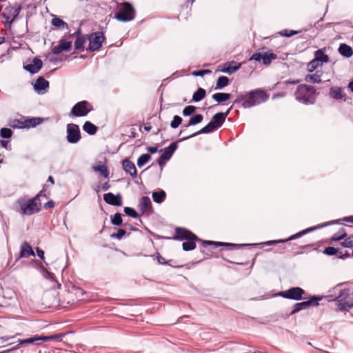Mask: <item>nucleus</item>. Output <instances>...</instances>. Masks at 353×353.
<instances>
[{"label":"nucleus","mask_w":353,"mask_h":353,"mask_svg":"<svg viewBox=\"0 0 353 353\" xmlns=\"http://www.w3.org/2000/svg\"><path fill=\"white\" fill-rule=\"evenodd\" d=\"M178 241H185L182 243V248L184 251H191L196 248V241H200L202 242V245L205 247L206 245H214L216 247L225 246L231 248H237L240 246L238 244H234L230 243H223L211 241H202L199 237L192 233L191 231L184 228L178 227Z\"/></svg>","instance_id":"1"},{"label":"nucleus","mask_w":353,"mask_h":353,"mask_svg":"<svg viewBox=\"0 0 353 353\" xmlns=\"http://www.w3.org/2000/svg\"><path fill=\"white\" fill-rule=\"evenodd\" d=\"M268 95L260 89L254 90L245 94H239L234 100L235 104H240L243 108H250L266 101Z\"/></svg>","instance_id":"2"},{"label":"nucleus","mask_w":353,"mask_h":353,"mask_svg":"<svg viewBox=\"0 0 353 353\" xmlns=\"http://www.w3.org/2000/svg\"><path fill=\"white\" fill-rule=\"evenodd\" d=\"M42 195L43 190L31 199H26L25 198L18 199L17 202L19 209L17 212L22 215L28 216L39 212L41 210V204L38 203L37 201Z\"/></svg>","instance_id":"3"},{"label":"nucleus","mask_w":353,"mask_h":353,"mask_svg":"<svg viewBox=\"0 0 353 353\" xmlns=\"http://www.w3.org/2000/svg\"><path fill=\"white\" fill-rule=\"evenodd\" d=\"M294 96L296 99L303 104H314L316 100V91L312 85L301 84L297 86Z\"/></svg>","instance_id":"4"},{"label":"nucleus","mask_w":353,"mask_h":353,"mask_svg":"<svg viewBox=\"0 0 353 353\" xmlns=\"http://www.w3.org/2000/svg\"><path fill=\"white\" fill-rule=\"evenodd\" d=\"M136 16V12L132 5L128 2H123L119 6L114 18L119 21L128 22L132 21Z\"/></svg>","instance_id":"5"},{"label":"nucleus","mask_w":353,"mask_h":353,"mask_svg":"<svg viewBox=\"0 0 353 353\" xmlns=\"http://www.w3.org/2000/svg\"><path fill=\"white\" fill-rule=\"evenodd\" d=\"M22 10L21 3H15L13 6L9 5L4 8L3 12L1 13V16L5 19V21L2 23L9 27H11L12 23L17 19L19 15Z\"/></svg>","instance_id":"6"},{"label":"nucleus","mask_w":353,"mask_h":353,"mask_svg":"<svg viewBox=\"0 0 353 353\" xmlns=\"http://www.w3.org/2000/svg\"><path fill=\"white\" fill-rule=\"evenodd\" d=\"M333 300L339 303L338 309L340 311L348 310L353 307V292L350 293L348 289L340 290L339 294Z\"/></svg>","instance_id":"7"},{"label":"nucleus","mask_w":353,"mask_h":353,"mask_svg":"<svg viewBox=\"0 0 353 353\" xmlns=\"http://www.w3.org/2000/svg\"><path fill=\"white\" fill-rule=\"evenodd\" d=\"M338 221H332V223H325L323 225H317V226H315V227H311V228H308L305 230H303L291 236H290L289 238H288L287 239H285V240H274V241H266L265 243H264L265 245H273V244H276V243H285L288 241H290V240H294L295 239H297V238H299L301 236H302L303 234H305L310 232H312V231H314V230H316V229H319V228H321L324 226H326V225H330L332 223H337Z\"/></svg>","instance_id":"8"},{"label":"nucleus","mask_w":353,"mask_h":353,"mask_svg":"<svg viewBox=\"0 0 353 353\" xmlns=\"http://www.w3.org/2000/svg\"><path fill=\"white\" fill-rule=\"evenodd\" d=\"M93 110L91 103L87 101H81L77 103L71 110V114L75 117H81L86 116Z\"/></svg>","instance_id":"9"},{"label":"nucleus","mask_w":353,"mask_h":353,"mask_svg":"<svg viewBox=\"0 0 353 353\" xmlns=\"http://www.w3.org/2000/svg\"><path fill=\"white\" fill-rule=\"evenodd\" d=\"M305 294V290L301 288L293 287L288 290L280 292L278 295L287 299L300 301L303 299Z\"/></svg>","instance_id":"10"},{"label":"nucleus","mask_w":353,"mask_h":353,"mask_svg":"<svg viewBox=\"0 0 353 353\" xmlns=\"http://www.w3.org/2000/svg\"><path fill=\"white\" fill-rule=\"evenodd\" d=\"M66 140L68 143L74 144L81 139L79 127L77 124L69 123L66 128Z\"/></svg>","instance_id":"11"},{"label":"nucleus","mask_w":353,"mask_h":353,"mask_svg":"<svg viewBox=\"0 0 353 353\" xmlns=\"http://www.w3.org/2000/svg\"><path fill=\"white\" fill-rule=\"evenodd\" d=\"M89 46L88 50L94 52L98 50L105 40V37L101 32H95L88 36Z\"/></svg>","instance_id":"12"},{"label":"nucleus","mask_w":353,"mask_h":353,"mask_svg":"<svg viewBox=\"0 0 353 353\" xmlns=\"http://www.w3.org/2000/svg\"><path fill=\"white\" fill-rule=\"evenodd\" d=\"M176 149V141L172 142L169 147L165 148V150H161L160 152H161V156L157 160V163L159 165L161 168L164 166L165 163L172 157L173 153Z\"/></svg>","instance_id":"13"},{"label":"nucleus","mask_w":353,"mask_h":353,"mask_svg":"<svg viewBox=\"0 0 353 353\" xmlns=\"http://www.w3.org/2000/svg\"><path fill=\"white\" fill-rule=\"evenodd\" d=\"M321 300V297L319 296H311L310 300L307 301L296 303L294 305V307L292 311L290 312V314H294L299 312L301 310H305L309 307L310 305H318L319 301Z\"/></svg>","instance_id":"14"},{"label":"nucleus","mask_w":353,"mask_h":353,"mask_svg":"<svg viewBox=\"0 0 353 353\" xmlns=\"http://www.w3.org/2000/svg\"><path fill=\"white\" fill-rule=\"evenodd\" d=\"M138 207L141 212V214L146 216H150L154 212L151 200L148 196H142L141 198Z\"/></svg>","instance_id":"15"},{"label":"nucleus","mask_w":353,"mask_h":353,"mask_svg":"<svg viewBox=\"0 0 353 353\" xmlns=\"http://www.w3.org/2000/svg\"><path fill=\"white\" fill-rule=\"evenodd\" d=\"M103 200L106 203L111 205H122V196L119 193L117 194H114L112 192L106 193L103 195Z\"/></svg>","instance_id":"16"},{"label":"nucleus","mask_w":353,"mask_h":353,"mask_svg":"<svg viewBox=\"0 0 353 353\" xmlns=\"http://www.w3.org/2000/svg\"><path fill=\"white\" fill-rule=\"evenodd\" d=\"M72 50V41H65L63 39H61L58 45L52 48V52L54 54H58L63 51L70 52Z\"/></svg>","instance_id":"17"},{"label":"nucleus","mask_w":353,"mask_h":353,"mask_svg":"<svg viewBox=\"0 0 353 353\" xmlns=\"http://www.w3.org/2000/svg\"><path fill=\"white\" fill-rule=\"evenodd\" d=\"M42 61L38 57H34L32 60V62L30 64L24 65L23 68L30 74H33L37 73L42 68Z\"/></svg>","instance_id":"18"},{"label":"nucleus","mask_w":353,"mask_h":353,"mask_svg":"<svg viewBox=\"0 0 353 353\" xmlns=\"http://www.w3.org/2000/svg\"><path fill=\"white\" fill-rule=\"evenodd\" d=\"M241 67V63H237L234 61H228L224 63L223 67L221 69V72L229 74H233Z\"/></svg>","instance_id":"19"},{"label":"nucleus","mask_w":353,"mask_h":353,"mask_svg":"<svg viewBox=\"0 0 353 353\" xmlns=\"http://www.w3.org/2000/svg\"><path fill=\"white\" fill-rule=\"evenodd\" d=\"M122 165H123V170L127 173L130 174V175L132 178H134V179L137 178V172L135 165L134 164V163L132 161H131L130 160H129L128 159H125L123 161Z\"/></svg>","instance_id":"20"},{"label":"nucleus","mask_w":353,"mask_h":353,"mask_svg":"<svg viewBox=\"0 0 353 353\" xmlns=\"http://www.w3.org/2000/svg\"><path fill=\"white\" fill-rule=\"evenodd\" d=\"M329 94L331 98L335 100H346V94L343 92L342 88L341 87L332 86L330 90Z\"/></svg>","instance_id":"21"},{"label":"nucleus","mask_w":353,"mask_h":353,"mask_svg":"<svg viewBox=\"0 0 353 353\" xmlns=\"http://www.w3.org/2000/svg\"><path fill=\"white\" fill-rule=\"evenodd\" d=\"M230 108L228 109L227 110V112H218L216 114H215L212 119H211V121L217 127V128H220L223 123H224L225 121V119L226 118V117L228 115V114L230 113Z\"/></svg>","instance_id":"22"},{"label":"nucleus","mask_w":353,"mask_h":353,"mask_svg":"<svg viewBox=\"0 0 353 353\" xmlns=\"http://www.w3.org/2000/svg\"><path fill=\"white\" fill-rule=\"evenodd\" d=\"M49 87V82L43 77H39L35 81L34 85V90L39 93H43V91L46 90Z\"/></svg>","instance_id":"23"},{"label":"nucleus","mask_w":353,"mask_h":353,"mask_svg":"<svg viewBox=\"0 0 353 353\" xmlns=\"http://www.w3.org/2000/svg\"><path fill=\"white\" fill-rule=\"evenodd\" d=\"M216 128H218L210 121L205 127L201 128L198 132H195V133L192 134V135H190V136H188L187 137H181L180 139V141L186 139H188L189 137L196 136V135L200 134L210 133V132L214 131Z\"/></svg>","instance_id":"24"},{"label":"nucleus","mask_w":353,"mask_h":353,"mask_svg":"<svg viewBox=\"0 0 353 353\" xmlns=\"http://www.w3.org/2000/svg\"><path fill=\"white\" fill-rule=\"evenodd\" d=\"M75 34H77V37L74 41V47L78 50H83L84 49V44L87 40V37L88 35L85 36H81V30L78 29Z\"/></svg>","instance_id":"25"},{"label":"nucleus","mask_w":353,"mask_h":353,"mask_svg":"<svg viewBox=\"0 0 353 353\" xmlns=\"http://www.w3.org/2000/svg\"><path fill=\"white\" fill-rule=\"evenodd\" d=\"M43 118L40 117H32L23 120L25 129H29L30 128H34L38 125L41 124L43 121Z\"/></svg>","instance_id":"26"},{"label":"nucleus","mask_w":353,"mask_h":353,"mask_svg":"<svg viewBox=\"0 0 353 353\" xmlns=\"http://www.w3.org/2000/svg\"><path fill=\"white\" fill-rule=\"evenodd\" d=\"M30 256H34V252L31 246L27 242H24L21 245L20 257L27 258Z\"/></svg>","instance_id":"27"},{"label":"nucleus","mask_w":353,"mask_h":353,"mask_svg":"<svg viewBox=\"0 0 353 353\" xmlns=\"http://www.w3.org/2000/svg\"><path fill=\"white\" fill-rule=\"evenodd\" d=\"M338 50L341 55L346 58H350L353 55L352 48L345 43L340 44Z\"/></svg>","instance_id":"28"},{"label":"nucleus","mask_w":353,"mask_h":353,"mask_svg":"<svg viewBox=\"0 0 353 353\" xmlns=\"http://www.w3.org/2000/svg\"><path fill=\"white\" fill-rule=\"evenodd\" d=\"M305 80L307 82L312 83H319L322 81L321 80V72L317 70L314 74H307L305 76Z\"/></svg>","instance_id":"29"},{"label":"nucleus","mask_w":353,"mask_h":353,"mask_svg":"<svg viewBox=\"0 0 353 353\" xmlns=\"http://www.w3.org/2000/svg\"><path fill=\"white\" fill-rule=\"evenodd\" d=\"M152 199L157 203H161L166 198V193L164 190L154 191L152 194Z\"/></svg>","instance_id":"30"},{"label":"nucleus","mask_w":353,"mask_h":353,"mask_svg":"<svg viewBox=\"0 0 353 353\" xmlns=\"http://www.w3.org/2000/svg\"><path fill=\"white\" fill-rule=\"evenodd\" d=\"M83 130L90 135L97 133L98 128L90 121H85L83 125Z\"/></svg>","instance_id":"31"},{"label":"nucleus","mask_w":353,"mask_h":353,"mask_svg":"<svg viewBox=\"0 0 353 353\" xmlns=\"http://www.w3.org/2000/svg\"><path fill=\"white\" fill-rule=\"evenodd\" d=\"M314 59L319 63H327L329 61V57L324 53L322 49H319L315 52Z\"/></svg>","instance_id":"32"},{"label":"nucleus","mask_w":353,"mask_h":353,"mask_svg":"<svg viewBox=\"0 0 353 353\" xmlns=\"http://www.w3.org/2000/svg\"><path fill=\"white\" fill-rule=\"evenodd\" d=\"M206 96L205 90L202 88H199L193 94L192 101L199 102L203 99Z\"/></svg>","instance_id":"33"},{"label":"nucleus","mask_w":353,"mask_h":353,"mask_svg":"<svg viewBox=\"0 0 353 353\" xmlns=\"http://www.w3.org/2000/svg\"><path fill=\"white\" fill-rule=\"evenodd\" d=\"M231 97V94L229 93H223V92H218L215 93L212 95V99L216 101L217 103H223L228 99H230Z\"/></svg>","instance_id":"34"},{"label":"nucleus","mask_w":353,"mask_h":353,"mask_svg":"<svg viewBox=\"0 0 353 353\" xmlns=\"http://www.w3.org/2000/svg\"><path fill=\"white\" fill-rule=\"evenodd\" d=\"M52 25L61 30L69 28L68 23L59 17H54L52 19Z\"/></svg>","instance_id":"35"},{"label":"nucleus","mask_w":353,"mask_h":353,"mask_svg":"<svg viewBox=\"0 0 353 353\" xmlns=\"http://www.w3.org/2000/svg\"><path fill=\"white\" fill-rule=\"evenodd\" d=\"M203 117L202 114H195L189 119L188 123L186 125H185V127H188L190 125H194L199 124L203 121Z\"/></svg>","instance_id":"36"},{"label":"nucleus","mask_w":353,"mask_h":353,"mask_svg":"<svg viewBox=\"0 0 353 353\" xmlns=\"http://www.w3.org/2000/svg\"><path fill=\"white\" fill-rule=\"evenodd\" d=\"M229 84V79L225 76H221L216 80V89H221Z\"/></svg>","instance_id":"37"},{"label":"nucleus","mask_w":353,"mask_h":353,"mask_svg":"<svg viewBox=\"0 0 353 353\" xmlns=\"http://www.w3.org/2000/svg\"><path fill=\"white\" fill-rule=\"evenodd\" d=\"M276 59V54L272 52L269 54L265 53L262 54L261 60L263 63L265 65H268L270 64L272 59Z\"/></svg>","instance_id":"38"},{"label":"nucleus","mask_w":353,"mask_h":353,"mask_svg":"<svg viewBox=\"0 0 353 353\" xmlns=\"http://www.w3.org/2000/svg\"><path fill=\"white\" fill-rule=\"evenodd\" d=\"M9 126H10L12 128H17V129H25L23 120L22 119H12L9 121L8 123Z\"/></svg>","instance_id":"39"},{"label":"nucleus","mask_w":353,"mask_h":353,"mask_svg":"<svg viewBox=\"0 0 353 353\" xmlns=\"http://www.w3.org/2000/svg\"><path fill=\"white\" fill-rule=\"evenodd\" d=\"M63 334H56L50 336H41L42 341L47 342L50 341H61Z\"/></svg>","instance_id":"40"},{"label":"nucleus","mask_w":353,"mask_h":353,"mask_svg":"<svg viewBox=\"0 0 353 353\" xmlns=\"http://www.w3.org/2000/svg\"><path fill=\"white\" fill-rule=\"evenodd\" d=\"M111 223L114 225H121L123 224V219L121 214L117 212L113 216H110Z\"/></svg>","instance_id":"41"},{"label":"nucleus","mask_w":353,"mask_h":353,"mask_svg":"<svg viewBox=\"0 0 353 353\" xmlns=\"http://www.w3.org/2000/svg\"><path fill=\"white\" fill-rule=\"evenodd\" d=\"M151 159V156L148 154H141L137 159V165L139 168L143 167Z\"/></svg>","instance_id":"42"},{"label":"nucleus","mask_w":353,"mask_h":353,"mask_svg":"<svg viewBox=\"0 0 353 353\" xmlns=\"http://www.w3.org/2000/svg\"><path fill=\"white\" fill-rule=\"evenodd\" d=\"M347 236V234L344 229H341L337 233L334 234V236L331 238V241H337L345 239Z\"/></svg>","instance_id":"43"},{"label":"nucleus","mask_w":353,"mask_h":353,"mask_svg":"<svg viewBox=\"0 0 353 353\" xmlns=\"http://www.w3.org/2000/svg\"><path fill=\"white\" fill-rule=\"evenodd\" d=\"M95 171L100 172V174L103 176L105 178H108L109 175V172L106 166L105 165H98L93 168Z\"/></svg>","instance_id":"44"},{"label":"nucleus","mask_w":353,"mask_h":353,"mask_svg":"<svg viewBox=\"0 0 353 353\" xmlns=\"http://www.w3.org/2000/svg\"><path fill=\"white\" fill-rule=\"evenodd\" d=\"M12 135V131L8 128H3L0 130V136L4 139H9Z\"/></svg>","instance_id":"45"},{"label":"nucleus","mask_w":353,"mask_h":353,"mask_svg":"<svg viewBox=\"0 0 353 353\" xmlns=\"http://www.w3.org/2000/svg\"><path fill=\"white\" fill-rule=\"evenodd\" d=\"M124 212L129 216H131L132 218H137L139 216L138 213L136 212V210L130 207H125L124 208Z\"/></svg>","instance_id":"46"},{"label":"nucleus","mask_w":353,"mask_h":353,"mask_svg":"<svg viewBox=\"0 0 353 353\" xmlns=\"http://www.w3.org/2000/svg\"><path fill=\"white\" fill-rule=\"evenodd\" d=\"M319 65H320V63L317 61H316L315 59H314L308 63L307 70L309 72H312L314 70H315Z\"/></svg>","instance_id":"47"},{"label":"nucleus","mask_w":353,"mask_h":353,"mask_svg":"<svg viewBox=\"0 0 353 353\" xmlns=\"http://www.w3.org/2000/svg\"><path fill=\"white\" fill-rule=\"evenodd\" d=\"M341 245L345 248H353V235H350L345 238L341 243Z\"/></svg>","instance_id":"48"},{"label":"nucleus","mask_w":353,"mask_h":353,"mask_svg":"<svg viewBox=\"0 0 353 353\" xmlns=\"http://www.w3.org/2000/svg\"><path fill=\"white\" fill-rule=\"evenodd\" d=\"M196 108L193 105H188L183 110V114L185 117L192 115L196 110Z\"/></svg>","instance_id":"49"},{"label":"nucleus","mask_w":353,"mask_h":353,"mask_svg":"<svg viewBox=\"0 0 353 353\" xmlns=\"http://www.w3.org/2000/svg\"><path fill=\"white\" fill-rule=\"evenodd\" d=\"M339 251V248H336L334 247H327L324 249L323 253L325 254L332 256L336 254Z\"/></svg>","instance_id":"50"},{"label":"nucleus","mask_w":353,"mask_h":353,"mask_svg":"<svg viewBox=\"0 0 353 353\" xmlns=\"http://www.w3.org/2000/svg\"><path fill=\"white\" fill-rule=\"evenodd\" d=\"M301 32V31H295V30H283L281 32H279V34L285 37H290L293 35H295L298 33Z\"/></svg>","instance_id":"51"},{"label":"nucleus","mask_w":353,"mask_h":353,"mask_svg":"<svg viewBox=\"0 0 353 353\" xmlns=\"http://www.w3.org/2000/svg\"><path fill=\"white\" fill-rule=\"evenodd\" d=\"M125 234L126 231L124 229L120 228L118 230L117 233L112 234L111 237L120 240L124 236Z\"/></svg>","instance_id":"52"},{"label":"nucleus","mask_w":353,"mask_h":353,"mask_svg":"<svg viewBox=\"0 0 353 353\" xmlns=\"http://www.w3.org/2000/svg\"><path fill=\"white\" fill-rule=\"evenodd\" d=\"M211 71L210 70H195L192 72V75L195 77H203L205 74H210Z\"/></svg>","instance_id":"53"},{"label":"nucleus","mask_w":353,"mask_h":353,"mask_svg":"<svg viewBox=\"0 0 353 353\" xmlns=\"http://www.w3.org/2000/svg\"><path fill=\"white\" fill-rule=\"evenodd\" d=\"M43 275L46 279H49V280L54 279V274L52 273L48 272L47 270H43Z\"/></svg>","instance_id":"54"},{"label":"nucleus","mask_w":353,"mask_h":353,"mask_svg":"<svg viewBox=\"0 0 353 353\" xmlns=\"http://www.w3.org/2000/svg\"><path fill=\"white\" fill-rule=\"evenodd\" d=\"M262 57V54L259 52H255L252 54V56L250 58V61L255 60V61H261Z\"/></svg>","instance_id":"55"},{"label":"nucleus","mask_w":353,"mask_h":353,"mask_svg":"<svg viewBox=\"0 0 353 353\" xmlns=\"http://www.w3.org/2000/svg\"><path fill=\"white\" fill-rule=\"evenodd\" d=\"M37 256L43 261H44V252L39 249V248H37Z\"/></svg>","instance_id":"56"},{"label":"nucleus","mask_w":353,"mask_h":353,"mask_svg":"<svg viewBox=\"0 0 353 353\" xmlns=\"http://www.w3.org/2000/svg\"><path fill=\"white\" fill-rule=\"evenodd\" d=\"M147 150L151 154H154L158 152V148L156 146H150L147 148Z\"/></svg>","instance_id":"57"},{"label":"nucleus","mask_w":353,"mask_h":353,"mask_svg":"<svg viewBox=\"0 0 353 353\" xmlns=\"http://www.w3.org/2000/svg\"><path fill=\"white\" fill-rule=\"evenodd\" d=\"M170 125L172 128H174V129L176 128V115H174L173 117V119L171 122Z\"/></svg>","instance_id":"58"},{"label":"nucleus","mask_w":353,"mask_h":353,"mask_svg":"<svg viewBox=\"0 0 353 353\" xmlns=\"http://www.w3.org/2000/svg\"><path fill=\"white\" fill-rule=\"evenodd\" d=\"M54 203L52 201H49L45 204V207L46 208H50L54 207Z\"/></svg>","instance_id":"59"},{"label":"nucleus","mask_w":353,"mask_h":353,"mask_svg":"<svg viewBox=\"0 0 353 353\" xmlns=\"http://www.w3.org/2000/svg\"><path fill=\"white\" fill-rule=\"evenodd\" d=\"M343 221L346 222H350L353 223V215L350 216H346L343 219Z\"/></svg>","instance_id":"60"},{"label":"nucleus","mask_w":353,"mask_h":353,"mask_svg":"<svg viewBox=\"0 0 353 353\" xmlns=\"http://www.w3.org/2000/svg\"><path fill=\"white\" fill-rule=\"evenodd\" d=\"M157 261L158 262L160 263V264H165V260L163 257H162L161 256H159L157 257Z\"/></svg>","instance_id":"61"},{"label":"nucleus","mask_w":353,"mask_h":353,"mask_svg":"<svg viewBox=\"0 0 353 353\" xmlns=\"http://www.w3.org/2000/svg\"><path fill=\"white\" fill-rule=\"evenodd\" d=\"M110 185H109L108 182H105V183L103 185V186H102V190H103V191H106V190H108L110 188Z\"/></svg>","instance_id":"62"},{"label":"nucleus","mask_w":353,"mask_h":353,"mask_svg":"<svg viewBox=\"0 0 353 353\" xmlns=\"http://www.w3.org/2000/svg\"><path fill=\"white\" fill-rule=\"evenodd\" d=\"M152 129V127L150 123H147L144 125V130L147 132L150 131Z\"/></svg>","instance_id":"63"},{"label":"nucleus","mask_w":353,"mask_h":353,"mask_svg":"<svg viewBox=\"0 0 353 353\" xmlns=\"http://www.w3.org/2000/svg\"><path fill=\"white\" fill-rule=\"evenodd\" d=\"M348 88L350 89L352 92H353V80L349 83Z\"/></svg>","instance_id":"64"}]
</instances>
